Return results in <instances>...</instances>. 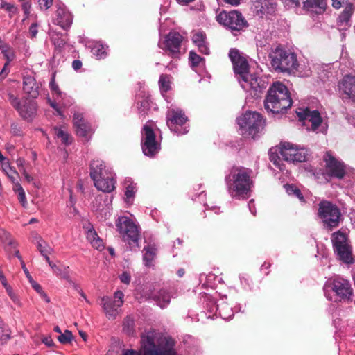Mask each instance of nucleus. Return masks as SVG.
<instances>
[{"mask_svg":"<svg viewBox=\"0 0 355 355\" xmlns=\"http://www.w3.org/2000/svg\"><path fill=\"white\" fill-rule=\"evenodd\" d=\"M252 171L243 166H232L225 176L227 191L232 198L246 199L254 186Z\"/></svg>","mask_w":355,"mask_h":355,"instance_id":"f257e3e1","label":"nucleus"},{"mask_svg":"<svg viewBox=\"0 0 355 355\" xmlns=\"http://www.w3.org/2000/svg\"><path fill=\"white\" fill-rule=\"evenodd\" d=\"M141 342L144 355H178L175 340L162 336L155 329L143 334Z\"/></svg>","mask_w":355,"mask_h":355,"instance_id":"f03ea898","label":"nucleus"},{"mask_svg":"<svg viewBox=\"0 0 355 355\" xmlns=\"http://www.w3.org/2000/svg\"><path fill=\"white\" fill-rule=\"evenodd\" d=\"M292 105V99L288 88L281 83H275L267 92L264 100L266 110L272 114H279Z\"/></svg>","mask_w":355,"mask_h":355,"instance_id":"7ed1b4c3","label":"nucleus"},{"mask_svg":"<svg viewBox=\"0 0 355 355\" xmlns=\"http://www.w3.org/2000/svg\"><path fill=\"white\" fill-rule=\"evenodd\" d=\"M269 58L272 67L277 73L295 74L297 71L299 63L296 54L280 46L272 49Z\"/></svg>","mask_w":355,"mask_h":355,"instance_id":"20e7f679","label":"nucleus"},{"mask_svg":"<svg viewBox=\"0 0 355 355\" xmlns=\"http://www.w3.org/2000/svg\"><path fill=\"white\" fill-rule=\"evenodd\" d=\"M318 218L322 220L323 226L328 230L337 227L342 218L338 207L331 201L322 200L318 205Z\"/></svg>","mask_w":355,"mask_h":355,"instance_id":"39448f33","label":"nucleus"},{"mask_svg":"<svg viewBox=\"0 0 355 355\" xmlns=\"http://www.w3.org/2000/svg\"><path fill=\"white\" fill-rule=\"evenodd\" d=\"M216 19L220 24L231 31L234 35L248 26L241 12L236 10H223L216 16Z\"/></svg>","mask_w":355,"mask_h":355,"instance_id":"423d86ee","label":"nucleus"},{"mask_svg":"<svg viewBox=\"0 0 355 355\" xmlns=\"http://www.w3.org/2000/svg\"><path fill=\"white\" fill-rule=\"evenodd\" d=\"M240 128L253 139L263 129L265 121L262 116L256 112H246L237 119Z\"/></svg>","mask_w":355,"mask_h":355,"instance_id":"0eeeda50","label":"nucleus"},{"mask_svg":"<svg viewBox=\"0 0 355 355\" xmlns=\"http://www.w3.org/2000/svg\"><path fill=\"white\" fill-rule=\"evenodd\" d=\"M116 230L124 241L138 247L139 232L138 226L128 216H119L116 220Z\"/></svg>","mask_w":355,"mask_h":355,"instance_id":"6e6552de","label":"nucleus"},{"mask_svg":"<svg viewBox=\"0 0 355 355\" xmlns=\"http://www.w3.org/2000/svg\"><path fill=\"white\" fill-rule=\"evenodd\" d=\"M325 288H329L334 291L340 300L352 301L353 297V288L349 280L340 276H334L326 282Z\"/></svg>","mask_w":355,"mask_h":355,"instance_id":"1a4fd4ad","label":"nucleus"},{"mask_svg":"<svg viewBox=\"0 0 355 355\" xmlns=\"http://www.w3.org/2000/svg\"><path fill=\"white\" fill-rule=\"evenodd\" d=\"M8 100L24 119L30 121L36 115L37 106L34 100L26 98L20 101L12 94H8Z\"/></svg>","mask_w":355,"mask_h":355,"instance_id":"9d476101","label":"nucleus"},{"mask_svg":"<svg viewBox=\"0 0 355 355\" xmlns=\"http://www.w3.org/2000/svg\"><path fill=\"white\" fill-rule=\"evenodd\" d=\"M141 146L143 153L148 157H153L160 149L159 143L156 141V135L150 125L146 123L141 130Z\"/></svg>","mask_w":355,"mask_h":355,"instance_id":"9b49d317","label":"nucleus"},{"mask_svg":"<svg viewBox=\"0 0 355 355\" xmlns=\"http://www.w3.org/2000/svg\"><path fill=\"white\" fill-rule=\"evenodd\" d=\"M279 153L282 158L291 163L304 162L307 159L308 150L297 148L289 142H282L279 146Z\"/></svg>","mask_w":355,"mask_h":355,"instance_id":"f8f14e48","label":"nucleus"},{"mask_svg":"<svg viewBox=\"0 0 355 355\" xmlns=\"http://www.w3.org/2000/svg\"><path fill=\"white\" fill-rule=\"evenodd\" d=\"M325 162V174L329 178L343 179L346 174L345 164L336 159L331 152L327 151L322 157Z\"/></svg>","mask_w":355,"mask_h":355,"instance_id":"ddd939ff","label":"nucleus"},{"mask_svg":"<svg viewBox=\"0 0 355 355\" xmlns=\"http://www.w3.org/2000/svg\"><path fill=\"white\" fill-rule=\"evenodd\" d=\"M188 121L184 112L181 110L171 109L166 114V124L169 129L178 135L188 132L189 130L183 125Z\"/></svg>","mask_w":355,"mask_h":355,"instance_id":"4468645a","label":"nucleus"},{"mask_svg":"<svg viewBox=\"0 0 355 355\" xmlns=\"http://www.w3.org/2000/svg\"><path fill=\"white\" fill-rule=\"evenodd\" d=\"M245 77L239 80V82L242 88L253 97L257 98L259 94L266 88V83L255 74L248 73Z\"/></svg>","mask_w":355,"mask_h":355,"instance_id":"2eb2a0df","label":"nucleus"},{"mask_svg":"<svg viewBox=\"0 0 355 355\" xmlns=\"http://www.w3.org/2000/svg\"><path fill=\"white\" fill-rule=\"evenodd\" d=\"M183 41L182 35L175 31L169 32L164 37L162 44L159 46L173 58H179Z\"/></svg>","mask_w":355,"mask_h":355,"instance_id":"dca6fc26","label":"nucleus"},{"mask_svg":"<svg viewBox=\"0 0 355 355\" xmlns=\"http://www.w3.org/2000/svg\"><path fill=\"white\" fill-rule=\"evenodd\" d=\"M229 58L232 62L234 71L237 76L238 80L245 77L249 73V64L246 57L237 49H230Z\"/></svg>","mask_w":355,"mask_h":355,"instance_id":"f3484780","label":"nucleus"},{"mask_svg":"<svg viewBox=\"0 0 355 355\" xmlns=\"http://www.w3.org/2000/svg\"><path fill=\"white\" fill-rule=\"evenodd\" d=\"M339 89L343 100L355 102V76H345L339 85Z\"/></svg>","mask_w":355,"mask_h":355,"instance_id":"a211bd4d","label":"nucleus"},{"mask_svg":"<svg viewBox=\"0 0 355 355\" xmlns=\"http://www.w3.org/2000/svg\"><path fill=\"white\" fill-rule=\"evenodd\" d=\"M296 114L300 121L308 120L311 123L312 130H315L322 122L320 114L317 110L311 111L308 108H299L296 110Z\"/></svg>","mask_w":355,"mask_h":355,"instance_id":"6ab92c4d","label":"nucleus"},{"mask_svg":"<svg viewBox=\"0 0 355 355\" xmlns=\"http://www.w3.org/2000/svg\"><path fill=\"white\" fill-rule=\"evenodd\" d=\"M94 183V186L99 191L103 192L110 193L114 189V181L111 174L104 175L98 178L92 180Z\"/></svg>","mask_w":355,"mask_h":355,"instance_id":"aec40b11","label":"nucleus"},{"mask_svg":"<svg viewBox=\"0 0 355 355\" xmlns=\"http://www.w3.org/2000/svg\"><path fill=\"white\" fill-rule=\"evenodd\" d=\"M39 85L35 78L31 76H24L23 78V90L31 98H36L39 94Z\"/></svg>","mask_w":355,"mask_h":355,"instance_id":"412c9836","label":"nucleus"},{"mask_svg":"<svg viewBox=\"0 0 355 355\" xmlns=\"http://www.w3.org/2000/svg\"><path fill=\"white\" fill-rule=\"evenodd\" d=\"M193 43L198 47V51L205 55H209L210 49L207 35L202 31H196L191 36Z\"/></svg>","mask_w":355,"mask_h":355,"instance_id":"4be33fe9","label":"nucleus"},{"mask_svg":"<svg viewBox=\"0 0 355 355\" xmlns=\"http://www.w3.org/2000/svg\"><path fill=\"white\" fill-rule=\"evenodd\" d=\"M258 14L272 15L276 11L277 3L275 0H258L254 3Z\"/></svg>","mask_w":355,"mask_h":355,"instance_id":"5701e85b","label":"nucleus"},{"mask_svg":"<svg viewBox=\"0 0 355 355\" xmlns=\"http://www.w3.org/2000/svg\"><path fill=\"white\" fill-rule=\"evenodd\" d=\"M101 305L109 319L116 318L119 308L116 306V302L108 297H103L101 298Z\"/></svg>","mask_w":355,"mask_h":355,"instance_id":"b1692460","label":"nucleus"},{"mask_svg":"<svg viewBox=\"0 0 355 355\" xmlns=\"http://www.w3.org/2000/svg\"><path fill=\"white\" fill-rule=\"evenodd\" d=\"M303 4L304 9L307 11L318 15L323 13L327 6L324 0H306L303 2Z\"/></svg>","mask_w":355,"mask_h":355,"instance_id":"393cba45","label":"nucleus"},{"mask_svg":"<svg viewBox=\"0 0 355 355\" xmlns=\"http://www.w3.org/2000/svg\"><path fill=\"white\" fill-rule=\"evenodd\" d=\"M56 13L57 24L64 30L69 28L73 21L71 13L62 8L58 9Z\"/></svg>","mask_w":355,"mask_h":355,"instance_id":"a878e982","label":"nucleus"},{"mask_svg":"<svg viewBox=\"0 0 355 355\" xmlns=\"http://www.w3.org/2000/svg\"><path fill=\"white\" fill-rule=\"evenodd\" d=\"M104 162L101 160H94L90 164V177L92 180L107 175Z\"/></svg>","mask_w":355,"mask_h":355,"instance_id":"bb28decb","label":"nucleus"},{"mask_svg":"<svg viewBox=\"0 0 355 355\" xmlns=\"http://www.w3.org/2000/svg\"><path fill=\"white\" fill-rule=\"evenodd\" d=\"M151 297L162 309L165 308L171 301V295L165 289H161L157 293L152 294Z\"/></svg>","mask_w":355,"mask_h":355,"instance_id":"cd10ccee","label":"nucleus"},{"mask_svg":"<svg viewBox=\"0 0 355 355\" xmlns=\"http://www.w3.org/2000/svg\"><path fill=\"white\" fill-rule=\"evenodd\" d=\"M51 40L55 46V50L59 52H61L64 49L67 42V35L55 31L52 32Z\"/></svg>","mask_w":355,"mask_h":355,"instance_id":"c85d7f7f","label":"nucleus"},{"mask_svg":"<svg viewBox=\"0 0 355 355\" xmlns=\"http://www.w3.org/2000/svg\"><path fill=\"white\" fill-rule=\"evenodd\" d=\"M334 250H340L341 247L348 245L347 235L338 230L331 235Z\"/></svg>","mask_w":355,"mask_h":355,"instance_id":"c756f323","label":"nucleus"},{"mask_svg":"<svg viewBox=\"0 0 355 355\" xmlns=\"http://www.w3.org/2000/svg\"><path fill=\"white\" fill-rule=\"evenodd\" d=\"M144 255H143V260L144 262V264L146 266H150L152 265V261L154 260V259L156 257L157 254V248L154 244H149L147 245L144 248Z\"/></svg>","mask_w":355,"mask_h":355,"instance_id":"7c9ffc66","label":"nucleus"},{"mask_svg":"<svg viewBox=\"0 0 355 355\" xmlns=\"http://www.w3.org/2000/svg\"><path fill=\"white\" fill-rule=\"evenodd\" d=\"M334 251L343 263H352V249L349 244L341 247L340 250H334Z\"/></svg>","mask_w":355,"mask_h":355,"instance_id":"2f4dec72","label":"nucleus"},{"mask_svg":"<svg viewBox=\"0 0 355 355\" xmlns=\"http://www.w3.org/2000/svg\"><path fill=\"white\" fill-rule=\"evenodd\" d=\"M352 11L349 9H345L339 15L337 21V26L340 30H346L350 26Z\"/></svg>","mask_w":355,"mask_h":355,"instance_id":"473e14b6","label":"nucleus"},{"mask_svg":"<svg viewBox=\"0 0 355 355\" xmlns=\"http://www.w3.org/2000/svg\"><path fill=\"white\" fill-rule=\"evenodd\" d=\"M171 76L167 74H162L159 79V87L162 94L168 92L171 87Z\"/></svg>","mask_w":355,"mask_h":355,"instance_id":"72a5a7b5","label":"nucleus"},{"mask_svg":"<svg viewBox=\"0 0 355 355\" xmlns=\"http://www.w3.org/2000/svg\"><path fill=\"white\" fill-rule=\"evenodd\" d=\"M108 46L100 43L94 45L92 49V53L98 59H103L107 55Z\"/></svg>","mask_w":355,"mask_h":355,"instance_id":"f704fd0d","label":"nucleus"},{"mask_svg":"<svg viewBox=\"0 0 355 355\" xmlns=\"http://www.w3.org/2000/svg\"><path fill=\"white\" fill-rule=\"evenodd\" d=\"M284 187L288 195L295 196L300 200L302 203L306 202V200L303 194L296 186L294 184H286Z\"/></svg>","mask_w":355,"mask_h":355,"instance_id":"c9c22d12","label":"nucleus"},{"mask_svg":"<svg viewBox=\"0 0 355 355\" xmlns=\"http://www.w3.org/2000/svg\"><path fill=\"white\" fill-rule=\"evenodd\" d=\"M123 330L128 336H133L135 334V320L131 316H127L123 323Z\"/></svg>","mask_w":355,"mask_h":355,"instance_id":"e433bc0d","label":"nucleus"},{"mask_svg":"<svg viewBox=\"0 0 355 355\" xmlns=\"http://www.w3.org/2000/svg\"><path fill=\"white\" fill-rule=\"evenodd\" d=\"M137 108L139 114L145 116L150 108V99L148 97H145L143 98L141 101H138Z\"/></svg>","mask_w":355,"mask_h":355,"instance_id":"4c0bfd02","label":"nucleus"},{"mask_svg":"<svg viewBox=\"0 0 355 355\" xmlns=\"http://www.w3.org/2000/svg\"><path fill=\"white\" fill-rule=\"evenodd\" d=\"M279 146L275 148H271L269 151L270 160L276 166L279 167L280 157L279 155Z\"/></svg>","mask_w":355,"mask_h":355,"instance_id":"58836bf2","label":"nucleus"},{"mask_svg":"<svg viewBox=\"0 0 355 355\" xmlns=\"http://www.w3.org/2000/svg\"><path fill=\"white\" fill-rule=\"evenodd\" d=\"M76 134L83 137H86L91 132V127L90 125L86 123H83L82 125L77 127L76 128Z\"/></svg>","mask_w":355,"mask_h":355,"instance_id":"ea45409f","label":"nucleus"},{"mask_svg":"<svg viewBox=\"0 0 355 355\" xmlns=\"http://www.w3.org/2000/svg\"><path fill=\"white\" fill-rule=\"evenodd\" d=\"M73 334H72L71 331H70L69 330H65L64 331V333H62L58 337V340L62 344L70 343L71 342V340H73Z\"/></svg>","mask_w":355,"mask_h":355,"instance_id":"a19ab883","label":"nucleus"},{"mask_svg":"<svg viewBox=\"0 0 355 355\" xmlns=\"http://www.w3.org/2000/svg\"><path fill=\"white\" fill-rule=\"evenodd\" d=\"M189 61L191 62V66L193 67H196L199 66L200 62L204 61V58L200 57L199 55H198L193 51H191L189 52Z\"/></svg>","mask_w":355,"mask_h":355,"instance_id":"79ce46f5","label":"nucleus"},{"mask_svg":"<svg viewBox=\"0 0 355 355\" xmlns=\"http://www.w3.org/2000/svg\"><path fill=\"white\" fill-rule=\"evenodd\" d=\"M84 228L87 230L86 237L89 243L94 241V240L96 239L97 236H98L93 226L90 223H88L87 226L84 227Z\"/></svg>","mask_w":355,"mask_h":355,"instance_id":"37998d69","label":"nucleus"},{"mask_svg":"<svg viewBox=\"0 0 355 355\" xmlns=\"http://www.w3.org/2000/svg\"><path fill=\"white\" fill-rule=\"evenodd\" d=\"M55 132L57 137L60 138L64 144H68L70 143L69 141V135L67 132H64L62 129L58 128H55Z\"/></svg>","mask_w":355,"mask_h":355,"instance_id":"c03bdc74","label":"nucleus"},{"mask_svg":"<svg viewBox=\"0 0 355 355\" xmlns=\"http://www.w3.org/2000/svg\"><path fill=\"white\" fill-rule=\"evenodd\" d=\"M0 8L8 12L10 14V17L12 14L16 13L17 10V8L13 4L7 3L6 1H1Z\"/></svg>","mask_w":355,"mask_h":355,"instance_id":"a18cd8bd","label":"nucleus"},{"mask_svg":"<svg viewBox=\"0 0 355 355\" xmlns=\"http://www.w3.org/2000/svg\"><path fill=\"white\" fill-rule=\"evenodd\" d=\"M73 124L76 128L80 125H82L83 123H86L87 122L85 121L83 116L80 112H74L73 119Z\"/></svg>","mask_w":355,"mask_h":355,"instance_id":"49530a36","label":"nucleus"},{"mask_svg":"<svg viewBox=\"0 0 355 355\" xmlns=\"http://www.w3.org/2000/svg\"><path fill=\"white\" fill-rule=\"evenodd\" d=\"M37 249L41 253L42 255H46V254H51L53 249L46 243L44 245L41 242H38L37 243Z\"/></svg>","mask_w":355,"mask_h":355,"instance_id":"de8ad7c7","label":"nucleus"},{"mask_svg":"<svg viewBox=\"0 0 355 355\" xmlns=\"http://www.w3.org/2000/svg\"><path fill=\"white\" fill-rule=\"evenodd\" d=\"M52 270L53 273H55L58 276H60L63 279H68L69 277L68 273L65 271V269H62L59 266H53Z\"/></svg>","mask_w":355,"mask_h":355,"instance_id":"09e8293b","label":"nucleus"},{"mask_svg":"<svg viewBox=\"0 0 355 355\" xmlns=\"http://www.w3.org/2000/svg\"><path fill=\"white\" fill-rule=\"evenodd\" d=\"M135 193V184H130L125 187V196L127 200L132 198Z\"/></svg>","mask_w":355,"mask_h":355,"instance_id":"8fccbe9b","label":"nucleus"},{"mask_svg":"<svg viewBox=\"0 0 355 355\" xmlns=\"http://www.w3.org/2000/svg\"><path fill=\"white\" fill-rule=\"evenodd\" d=\"M124 297V295L122 291H117L114 293V302H116V306L120 307L123 304V298Z\"/></svg>","mask_w":355,"mask_h":355,"instance_id":"3c124183","label":"nucleus"},{"mask_svg":"<svg viewBox=\"0 0 355 355\" xmlns=\"http://www.w3.org/2000/svg\"><path fill=\"white\" fill-rule=\"evenodd\" d=\"M90 243L94 248L98 250H102L104 248L103 241L99 236H97V238L95 239L94 241H92Z\"/></svg>","mask_w":355,"mask_h":355,"instance_id":"603ef678","label":"nucleus"},{"mask_svg":"<svg viewBox=\"0 0 355 355\" xmlns=\"http://www.w3.org/2000/svg\"><path fill=\"white\" fill-rule=\"evenodd\" d=\"M10 132L13 135L19 136L21 134V129L17 123H13L11 124Z\"/></svg>","mask_w":355,"mask_h":355,"instance_id":"864d4df0","label":"nucleus"},{"mask_svg":"<svg viewBox=\"0 0 355 355\" xmlns=\"http://www.w3.org/2000/svg\"><path fill=\"white\" fill-rule=\"evenodd\" d=\"M39 6L41 9L47 10L53 4V0H38Z\"/></svg>","mask_w":355,"mask_h":355,"instance_id":"5fc2aeb1","label":"nucleus"},{"mask_svg":"<svg viewBox=\"0 0 355 355\" xmlns=\"http://www.w3.org/2000/svg\"><path fill=\"white\" fill-rule=\"evenodd\" d=\"M38 24L37 23H33L29 27V33L31 38H35L38 33L37 31Z\"/></svg>","mask_w":355,"mask_h":355,"instance_id":"6e6d98bb","label":"nucleus"},{"mask_svg":"<svg viewBox=\"0 0 355 355\" xmlns=\"http://www.w3.org/2000/svg\"><path fill=\"white\" fill-rule=\"evenodd\" d=\"M2 53L7 60V62L6 63L9 64L10 62L14 59V53L11 51H9L8 49H3Z\"/></svg>","mask_w":355,"mask_h":355,"instance_id":"4d7b16f0","label":"nucleus"},{"mask_svg":"<svg viewBox=\"0 0 355 355\" xmlns=\"http://www.w3.org/2000/svg\"><path fill=\"white\" fill-rule=\"evenodd\" d=\"M49 85H50L51 89L53 92L56 93L58 95L61 96V92L59 89L58 85L56 84L54 78H52L51 81L50 82Z\"/></svg>","mask_w":355,"mask_h":355,"instance_id":"13d9d810","label":"nucleus"},{"mask_svg":"<svg viewBox=\"0 0 355 355\" xmlns=\"http://www.w3.org/2000/svg\"><path fill=\"white\" fill-rule=\"evenodd\" d=\"M6 291L9 295V297L11 298V300L16 304L19 303V299L17 295L12 291L10 286H8L6 288Z\"/></svg>","mask_w":355,"mask_h":355,"instance_id":"bf43d9fd","label":"nucleus"},{"mask_svg":"<svg viewBox=\"0 0 355 355\" xmlns=\"http://www.w3.org/2000/svg\"><path fill=\"white\" fill-rule=\"evenodd\" d=\"M119 279L121 280V282L125 284H129V283L130 282V275H129V273L126 272H123L120 276H119Z\"/></svg>","mask_w":355,"mask_h":355,"instance_id":"052dcab7","label":"nucleus"},{"mask_svg":"<svg viewBox=\"0 0 355 355\" xmlns=\"http://www.w3.org/2000/svg\"><path fill=\"white\" fill-rule=\"evenodd\" d=\"M42 343L45 344L47 347H53L55 345L53 340L51 336H43L42 338Z\"/></svg>","mask_w":355,"mask_h":355,"instance_id":"680f3d73","label":"nucleus"},{"mask_svg":"<svg viewBox=\"0 0 355 355\" xmlns=\"http://www.w3.org/2000/svg\"><path fill=\"white\" fill-rule=\"evenodd\" d=\"M20 1H24L22 3V9L24 12V14L28 15L29 14L30 8H31V3L29 1H24L25 0H19Z\"/></svg>","mask_w":355,"mask_h":355,"instance_id":"e2e57ef3","label":"nucleus"},{"mask_svg":"<svg viewBox=\"0 0 355 355\" xmlns=\"http://www.w3.org/2000/svg\"><path fill=\"white\" fill-rule=\"evenodd\" d=\"M8 65H9V64L5 63L1 71L0 72V78L1 79L5 78L7 76V75L8 74V73H9Z\"/></svg>","mask_w":355,"mask_h":355,"instance_id":"0e129e2a","label":"nucleus"},{"mask_svg":"<svg viewBox=\"0 0 355 355\" xmlns=\"http://www.w3.org/2000/svg\"><path fill=\"white\" fill-rule=\"evenodd\" d=\"M18 199L23 206L26 203V195L24 190H21L18 193Z\"/></svg>","mask_w":355,"mask_h":355,"instance_id":"69168bd1","label":"nucleus"},{"mask_svg":"<svg viewBox=\"0 0 355 355\" xmlns=\"http://www.w3.org/2000/svg\"><path fill=\"white\" fill-rule=\"evenodd\" d=\"M32 287L37 292V293H42L43 292L42 291V288L41 287V286L37 284L35 281H34L33 279L32 282H30Z\"/></svg>","mask_w":355,"mask_h":355,"instance_id":"338daca9","label":"nucleus"},{"mask_svg":"<svg viewBox=\"0 0 355 355\" xmlns=\"http://www.w3.org/2000/svg\"><path fill=\"white\" fill-rule=\"evenodd\" d=\"M82 67V62L79 60H75L72 62V67L74 70L77 71L80 69Z\"/></svg>","mask_w":355,"mask_h":355,"instance_id":"774afa93","label":"nucleus"}]
</instances>
